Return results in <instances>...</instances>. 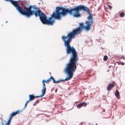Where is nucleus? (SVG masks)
I'll return each instance as SVG.
<instances>
[{
	"instance_id": "nucleus-1",
	"label": "nucleus",
	"mask_w": 125,
	"mask_h": 125,
	"mask_svg": "<svg viewBox=\"0 0 125 125\" xmlns=\"http://www.w3.org/2000/svg\"><path fill=\"white\" fill-rule=\"evenodd\" d=\"M85 6L83 5H80L78 7H75L73 9L69 10L64 8L57 7L55 10L56 12H53V16L55 17V19L59 20L61 19V16H65L68 14L76 18H80L81 17L82 15L79 12L85 10Z\"/></svg>"
},
{
	"instance_id": "nucleus-2",
	"label": "nucleus",
	"mask_w": 125,
	"mask_h": 125,
	"mask_svg": "<svg viewBox=\"0 0 125 125\" xmlns=\"http://www.w3.org/2000/svg\"><path fill=\"white\" fill-rule=\"evenodd\" d=\"M85 26L82 23L80 24V26L76 30H73L72 31L69 32L67 36L63 35L62 37L63 41L64 42V45L66 47V51L67 54L71 53L76 56H78L77 53L74 47H71L70 45L72 39L76 35L80 32L82 30L84 29Z\"/></svg>"
},
{
	"instance_id": "nucleus-3",
	"label": "nucleus",
	"mask_w": 125,
	"mask_h": 125,
	"mask_svg": "<svg viewBox=\"0 0 125 125\" xmlns=\"http://www.w3.org/2000/svg\"><path fill=\"white\" fill-rule=\"evenodd\" d=\"M78 60V56L71 54L69 62L67 64L64 70L65 73L67 74V77L64 79H59L56 81L57 83L62 81H67L72 78L78 66L77 62Z\"/></svg>"
},
{
	"instance_id": "nucleus-4",
	"label": "nucleus",
	"mask_w": 125,
	"mask_h": 125,
	"mask_svg": "<svg viewBox=\"0 0 125 125\" xmlns=\"http://www.w3.org/2000/svg\"><path fill=\"white\" fill-rule=\"evenodd\" d=\"M53 15V13L51 17H49L48 20L47 16L45 14L40 10L39 8H38L36 13H35V16L36 17L38 16H39L40 19L43 24H47L50 25H52L55 22V20L53 19V18L55 19V17Z\"/></svg>"
},
{
	"instance_id": "nucleus-5",
	"label": "nucleus",
	"mask_w": 125,
	"mask_h": 125,
	"mask_svg": "<svg viewBox=\"0 0 125 125\" xmlns=\"http://www.w3.org/2000/svg\"><path fill=\"white\" fill-rule=\"evenodd\" d=\"M38 8L37 7H34L33 6L32 7L30 6L29 8L25 7L24 9L25 10L24 11L18 5L16 10L21 14L25 16L27 18H29L33 13L35 16V13H36Z\"/></svg>"
},
{
	"instance_id": "nucleus-6",
	"label": "nucleus",
	"mask_w": 125,
	"mask_h": 125,
	"mask_svg": "<svg viewBox=\"0 0 125 125\" xmlns=\"http://www.w3.org/2000/svg\"><path fill=\"white\" fill-rule=\"evenodd\" d=\"M85 10H83V11L87 12L89 14V16L87 17V19L89 20V21H85V22L86 25L85 26H84L83 29L84 30L86 31H88L90 30L91 29V25L93 23L94 21L92 16V14L90 12L88 8L86 6L85 7Z\"/></svg>"
},
{
	"instance_id": "nucleus-7",
	"label": "nucleus",
	"mask_w": 125,
	"mask_h": 125,
	"mask_svg": "<svg viewBox=\"0 0 125 125\" xmlns=\"http://www.w3.org/2000/svg\"><path fill=\"white\" fill-rule=\"evenodd\" d=\"M6 1H9L11 2L12 4L14 5V7L16 8V9L18 6L19 5L17 4V1L12 0H5Z\"/></svg>"
},
{
	"instance_id": "nucleus-8",
	"label": "nucleus",
	"mask_w": 125,
	"mask_h": 125,
	"mask_svg": "<svg viewBox=\"0 0 125 125\" xmlns=\"http://www.w3.org/2000/svg\"><path fill=\"white\" fill-rule=\"evenodd\" d=\"M22 112V111H21L20 110H18L15 112H13L10 115H11V117H12L13 116L16 115L17 114H19L20 113H21Z\"/></svg>"
},
{
	"instance_id": "nucleus-9",
	"label": "nucleus",
	"mask_w": 125,
	"mask_h": 125,
	"mask_svg": "<svg viewBox=\"0 0 125 125\" xmlns=\"http://www.w3.org/2000/svg\"><path fill=\"white\" fill-rule=\"evenodd\" d=\"M46 90V88H43L42 89L41 91V95H40V96L42 97L45 94Z\"/></svg>"
},
{
	"instance_id": "nucleus-10",
	"label": "nucleus",
	"mask_w": 125,
	"mask_h": 125,
	"mask_svg": "<svg viewBox=\"0 0 125 125\" xmlns=\"http://www.w3.org/2000/svg\"><path fill=\"white\" fill-rule=\"evenodd\" d=\"M29 100L31 101L33 100L35 98L34 96L30 94L29 95Z\"/></svg>"
},
{
	"instance_id": "nucleus-11",
	"label": "nucleus",
	"mask_w": 125,
	"mask_h": 125,
	"mask_svg": "<svg viewBox=\"0 0 125 125\" xmlns=\"http://www.w3.org/2000/svg\"><path fill=\"white\" fill-rule=\"evenodd\" d=\"M119 92L117 90H116L115 91V95L117 97L119 96Z\"/></svg>"
},
{
	"instance_id": "nucleus-12",
	"label": "nucleus",
	"mask_w": 125,
	"mask_h": 125,
	"mask_svg": "<svg viewBox=\"0 0 125 125\" xmlns=\"http://www.w3.org/2000/svg\"><path fill=\"white\" fill-rule=\"evenodd\" d=\"M80 104L82 106H82H83L85 107L87 104V103L85 102H84L83 103H81Z\"/></svg>"
},
{
	"instance_id": "nucleus-13",
	"label": "nucleus",
	"mask_w": 125,
	"mask_h": 125,
	"mask_svg": "<svg viewBox=\"0 0 125 125\" xmlns=\"http://www.w3.org/2000/svg\"><path fill=\"white\" fill-rule=\"evenodd\" d=\"M45 83V80H43L42 81V84L43 86V88H46Z\"/></svg>"
},
{
	"instance_id": "nucleus-14",
	"label": "nucleus",
	"mask_w": 125,
	"mask_h": 125,
	"mask_svg": "<svg viewBox=\"0 0 125 125\" xmlns=\"http://www.w3.org/2000/svg\"><path fill=\"white\" fill-rule=\"evenodd\" d=\"M108 57L107 56H104V57L103 60L104 61H106L107 60Z\"/></svg>"
},
{
	"instance_id": "nucleus-15",
	"label": "nucleus",
	"mask_w": 125,
	"mask_h": 125,
	"mask_svg": "<svg viewBox=\"0 0 125 125\" xmlns=\"http://www.w3.org/2000/svg\"><path fill=\"white\" fill-rule=\"evenodd\" d=\"M124 14L123 12H121L120 14V16L121 17H123L124 16Z\"/></svg>"
},
{
	"instance_id": "nucleus-16",
	"label": "nucleus",
	"mask_w": 125,
	"mask_h": 125,
	"mask_svg": "<svg viewBox=\"0 0 125 125\" xmlns=\"http://www.w3.org/2000/svg\"><path fill=\"white\" fill-rule=\"evenodd\" d=\"M76 106L78 108H80L81 107H82V106L81 104L80 103L77 105Z\"/></svg>"
},
{
	"instance_id": "nucleus-17",
	"label": "nucleus",
	"mask_w": 125,
	"mask_h": 125,
	"mask_svg": "<svg viewBox=\"0 0 125 125\" xmlns=\"http://www.w3.org/2000/svg\"><path fill=\"white\" fill-rule=\"evenodd\" d=\"M52 79H53V77L51 76V77L47 80V81H48V82H49Z\"/></svg>"
},
{
	"instance_id": "nucleus-18",
	"label": "nucleus",
	"mask_w": 125,
	"mask_h": 125,
	"mask_svg": "<svg viewBox=\"0 0 125 125\" xmlns=\"http://www.w3.org/2000/svg\"><path fill=\"white\" fill-rule=\"evenodd\" d=\"M108 86H110V87L111 88L113 87L114 86V84L112 83L109 84Z\"/></svg>"
},
{
	"instance_id": "nucleus-19",
	"label": "nucleus",
	"mask_w": 125,
	"mask_h": 125,
	"mask_svg": "<svg viewBox=\"0 0 125 125\" xmlns=\"http://www.w3.org/2000/svg\"><path fill=\"white\" fill-rule=\"evenodd\" d=\"M10 121H11V120H10V119H9L8 121H7V123H6L5 124V125H8V124H9L10 123Z\"/></svg>"
},
{
	"instance_id": "nucleus-20",
	"label": "nucleus",
	"mask_w": 125,
	"mask_h": 125,
	"mask_svg": "<svg viewBox=\"0 0 125 125\" xmlns=\"http://www.w3.org/2000/svg\"><path fill=\"white\" fill-rule=\"evenodd\" d=\"M110 86H108L107 87V90L108 91H110V90L111 89V88L110 87Z\"/></svg>"
},
{
	"instance_id": "nucleus-21",
	"label": "nucleus",
	"mask_w": 125,
	"mask_h": 125,
	"mask_svg": "<svg viewBox=\"0 0 125 125\" xmlns=\"http://www.w3.org/2000/svg\"><path fill=\"white\" fill-rule=\"evenodd\" d=\"M52 79L53 80V82L54 83H57V81H55V80L54 79L53 77V79Z\"/></svg>"
},
{
	"instance_id": "nucleus-22",
	"label": "nucleus",
	"mask_w": 125,
	"mask_h": 125,
	"mask_svg": "<svg viewBox=\"0 0 125 125\" xmlns=\"http://www.w3.org/2000/svg\"><path fill=\"white\" fill-rule=\"evenodd\" d=\"M41 97V96H40V95L39 96H34V97H35V98H38V97Z\"/></svg>"
},
{
	"instance_id": "nucleus-23",
	"label": "nucleus",
	"mask_w": 125,
	"mask_h": 125,
	"mask_svg": "<svg viewBox=\"0 0 125 125\" xmlns=\"http://www.w3.org/2000/svg\"><path fill=\"white\" fill-rule=\"evenodd\" d=\"M109 8H110V10H111V9H112V6H111V5H109Z\"/></svg>"
},
{
	"instance_id": "nucleus-24",
	"label": "nucleus",
	"mask_w": 125,
	"mask_h": 125,
	"mask_svg": "<svg viewBox=\"0 0 125 125\" xmlns=\"http://www.w3.org/2000/svg\"><path fill=\"white\" fill-rule=\"evenodd\" d=\"M27 106V104H26V103L25 104V106H24V108L25 109V108H26V107Z\"/></svg>"
},
{
	"instance_id": "nucleus-25",
	"label": "nucleus",
	"mask_w": 125,
	"mask_h": 125,
	"mask_svg": "<svg viewBox=\"0 0 125 125\" xmlns=\"http://www.w3.org/2000/svg\"><path fill=\"white\" fill-rule=\"evenodd\" d=\"M30 101H30V100H29L27 101L26 102V104H27V103H28Z\"/></svg>"
},
{
	"instance_id": "nucleus-26",
	"label": "nucleus",
	"mask_w": 125,
	"mask_h": 125,
	"mask_svg": "<svg viewBox=\"0 0 125 125\" xmlns=\"http://www.w3.org/2000/svg\"><path fill=\"white\" fill-rule=\"evenodd\" d=\"M121 58L123 59H124V57L123 56H122L121 57Z\"/></svg>"
},
{
	"instance_id": "nucleus-27",
	"label": "nucleus",
	"mask_w": 125,
	"mask_h": 125,
	"mask_svg": "<svg viewBox=\"0 0 125 125\" xmlns=\"http://www.w3.org/2000/svg\"><path fill=\"white\" fill-rule=\"evenodd\" d=\"M45 82L46 83H49L48 82V81H47V80H45Z\"/></svg>"
},
{
	"instance_id": "nucleus-28",
	"label": "nucleus",
	"mask_w": 125,
	"mask_h": 125,
	"mask_svg": "<svg viewBox=\"0 0 125 125\" xmlns=\"http://www.w3.org/2000/svg\"><path fill=\"white\" fill-rule=\"evenodd\" d=\"M12 117L11 116V115H10V118H9V119H10V120H11V119Z\"/></svg>"
},
{
	"instance_id": "nucleus-29",
	"label": "nucleus",
	"mask_w": 125,
	"mask_h": 125,
	"mask_svg": "<svg viewBox=\"0 0 125 125\" xmlns=\"http://www.w3.org/2000/svg\"><path fill=\"white\" fill-rule=\"evenodd\" d=\"M35 102H36V103H38L39 102V101L37 100Z\"/></svg>"
},
{
	"instance_id": "nucleus-30",
	"label": "nucleus",
	"mask_w": 125,
	"mask_h": 125,
	"mask_svg": "<svg viewBox=\"0 0 125 125\" xmlns=\"http://www.w3.org/2000/svg\"><path fill=\"white\" fill-rule=\"evenodd\" d=\"M36 103V102H35L33 104V106H35V104Z\"/></svg>"
},
{
	"instance_id": "nucleus-31",
	"label": "nucleus",
	"mask_w": 125,
	"mask_h": 125,
	"mask_svg": "<svg viewBox=\"0 0 125 125\" xmlns=\"http://www.w3.org/2000/svg\"><path fill=\"white\" fill-rule=\"evenodd\" d=\"M57 89L56 90H55V93H56L57 91Z\"/></svg>"
},
{
	"instance_id": "nucleus-32",
	"label": "nucleus",
	"mask_w": 125,
	"mask_h": 125,
	"mask_svg": "<svg viewBox=\"0 0 125 125\" xmlns=\"http://www.w3.org/2000/svg\"><path fill=\"white\" fill-rule=\"evenodd\" d=\"M2 125H4L3 124V123H2Z\"/></svg>"
},
{
	"instance_id": "nucleus-33",
	"label": "nucleus",
	"mask_w": 125,
	"mask_h": 125,
	"mask_svg": "<svg viewBox=\"0 0 125 125\" xmlns=\"http://www.w3.org/2000/svg\"><path fill=\"white\" fill-rule=\"evenodd\" d=\"M124 63H123L122 64V65H124Z\"/></svg>"
},
{
	"instance_id": "nucleus-34",
	"label": "nucleus",
	"mask_w": 125,
	"mask_h": 125,
	"mask_svg": "<svg viewBox=\"0 0 125 125\" xmlns=\"http://www.w3.org/2000/svg\"><path fill=\"white\" fill-rule=\"evenodd\" d=\"M8 21H7L6 22V23H7V22Z\"/></svg>"
},
{
	"instance_id": "nucleus-35",
	"label": "nucleus",
	"mask_w": 125,
	"mask_h": 125,
	"mask_svg": "<svg viewBox=\"0 0 125 125\" xmlns=\"http://www.w3.org/2000/svg\"><path fill=\"white\" fill-rule=\"evenodd\" d=\"M97 125V124H96L95 125Z\"/></svg>"
}]
</instances>
